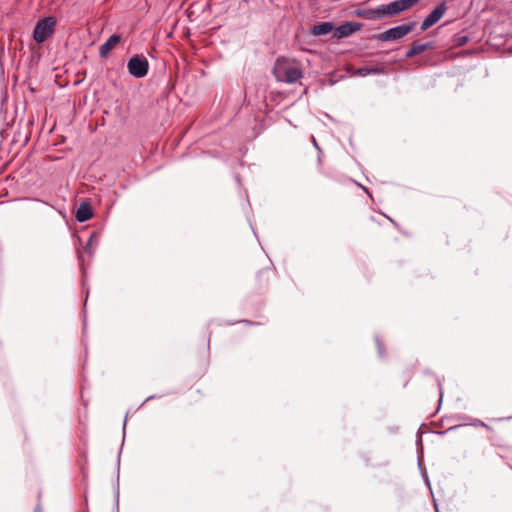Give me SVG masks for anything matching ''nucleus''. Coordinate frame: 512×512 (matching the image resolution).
Returning a JSON list of instances; mask_svg holds the SVG:
<instances>
[{"label":"nucleus","mask_w":512,"mask_h":512,"mask_svg":"<svg viewBox=\"0 0 512 512\" xmlns=\"http://www.w3.org/2000/svg\"><path fill=\"white\" fill-rule=\"evenodd\" d=\"M274 75L279 82L293 84L303 77V72L300 67L278 59L274 67Z\"/></svg>","instance_id":"obj_1"},{"label":"nucleus","mask_w":512,"mask_h":512,"mask_svg":"<svg viewBox=\"0 0 512 512\" xmlns=\"http://www.w3.org/2000/svg\"><path fill=\"white\" fill-rule=\"evenodd\" d=\"M57 20L54 16L45 17L39 20L33 30V39L37 43H43L55 32Z\"/></svg>","instance_id":"obj_2"},{"label":"nucleus","mask_w":512,"mask_h":512,"mask_svg":"<svg viewBox=\"0 0 512 512\" xmlns=\"http://www.w3.org/2000/svg\"><path fill=\"white\" fill-rule=\"evenodd\" d=\"M415 27V22L401 24L399 26L390 28L382 33L374 35V39L378 41H395L408 35Z\"/></svg>","instance_id":"obj_3"},{"label":"nucleus","mask_w":512,"mask_h":512,"mask_svg":"<svg viewBox=\"0 0 512 512\" xmlns=\"http://www.w3.org/2000/svg\"><path fill=\"white\" fill-rule=\"evenodd\" d=\"M129 73L136 78H143L148 73L149 63L144 56L135 55L128 61Z\"/></svg>","instance_id":"obj_4"},{"label":"nucleus","mask_w":512,"mask_h":512,"mask_svg":"<svg viewBox=\"0 0 512 512\" xmlns=\"http://www.w3.org/2000/svg\"><path fill=\"white\" fill-rule=\"evenodd\" d=\"M420 0H395L388 4L381 5L384 17L395 16L416 5Z\"/></svg>","instance_id":"obj_5"},{"label":"nucleus","mask_w":512,"mask_h":512,"mask_svg":"<svg viewBox=\"0 0 512 512\" xmlns=\"http://www.w3.org/2000/svg\"><path fill=\"white\" fill-rule=\"evenodd\" d=\"M447 11L446 2H441L433 9L421 24V30L425 31L436 24Z\"/></svg>","instance_id":"obj_6"},{"label":"nucleus","mask_w":512,"mask_h":512,"mask_svg":"<svg viewBox=\"0 0 512 512\" xmlns=\"http://www.w3.org/2000/svg\"><path fill=\"white\" fill-rule=\"evenodd\" d=\"M361 29V24L357 22H345L340 26L334 28V36L337 38H343L350 36L354 32H357Z\"/></svg>","instance_id":"obj_7"},{"label":"nucleus","mask_w":512,"mask_h":512,"mask_svg":"<svg viewBox=\"0 0 512 512\" xmlns=\"http://www.w3.org/2000/svg\"><path fill=\"white\" fill-rule=\"evenodd\" d=\"M433 48H434L433 42H427V43L413 42L410 49L406 52L405 56H406V58H413V57L423 53L424 51L433 49Z\"/></svg>","instance_id":"obj_8"},{"label":"nucleus","mask_w":512,"mask_h":512,"mask_svg":"<svg viewBox=\"0 0 512 512\" xmlns=\"http://www.w3.org/2000/svg\"><path fill=\"white\" fill-rule=\"evenodd\" d=\"M121 37L117 34L111 35L99 48L100 57H106L111 50L120 42Z\"/></svg>","instance_id":"obj_9"},{"label":"nucleus","mask_w":512,"mask_h":512,"mask_svg":"<svg viewBox=\"0 0 512 512\" xmlns=\"http://www.w3.org/2000/svg\"><path fill=\"white\" fill-rule=\"evenodd\" d=\"M92 216H93V212H92L90 203H88V202L80 203V205L76 211V214H75L76 220L79 222H85V221H88L89 219H91Z\"/></svg>","instance_id":"obj_10"},{"label":"nucleus","mask_w":512,"mask_h":512,"mask_svg":"<svg viewBox=\"0 0 512 512\" xmlns=\"http://www.w3.org/2000/svg\"><path fill=\"white\" fill-rule=\"evenodd\" d=\"M333 30L334 25L332 22H321L311 28V34L314 36H322L332 32Z\"/></svg>","instance_id":"obj_11"},{"label":"nucleus","mask_w":512,"mask_h":512,"mask_svg":"<svg viewBox=\"0 0 512 512\" xmlns=\"http://www.w3.org/2000/svg\"><path fill=\"white\" fill-rule=\"evenodd\" d=\"M358 15L365 19H368V20L384 18V14H383V10H382L381 6L374 8V9H367V10L360 11V12H358Z\"/></svg>","instance_id":"obj_12"},{"label":"nucleus","mask_w":512,"mask_h":512,"mask_svg":"<svg viewBox=\"0 0 512 512\" xmlns=\"http://www.w3.org/2000/svg\"><path fill=\"white\" fill-rule=\"evenodd\" d=\"M383 73H384V69L379 68V67H374V68L363 67V68H359L357 70V74L359 76H363V77L370 75V74H383Z\"/></svg>","instance_id":"obj_13"},{"label":"nucleus","mask_w":512,"mask_h":512,"mask_svg":"<svg viewBox=\"0 0 512 512\" xmlns=\"http://www.w3.org/2000/svg\"><path fill=\"white\" fill-rule=\"evenodd\" d=\"M473 426L475 427H483L485 428L487 431L489 432H493V428L491 426H489L488 424L484 423L483 421L479 420V419H476L474 420V422L472 423Z\"/></svg>","instance_id":"obj_14"},{"label":"nucleus","mask_w":512,"mask_h":512,"mask_svg":"<svg viewBox=\"0 0 512 512\" xmlns=\"http://www.w3.org/2000/svg\"><path fill=\"white\" fill-rule=\"evenodd\" d=\"M270 273H271V271H270V270L261 271V272L258 274V277H259V279H260V282L262 281V278H263L264 276H268V274H270Z\"/></svg>","instance_id":"obj_15"},{"label":"nucleus","mask_w":512,"mask_h":512,"mask_svg":"<svg viewBox=\"0 0 512 512\" xmlns=\"http://www.w3.org/2000/svg\"><path fill=\"white\" fill-rule=\"evenodd\" d=\"M467 40H468V39H467V37H466V36H463V37H461V38H460V40H459V44H460V45H463V44H465V43L467 42Z\"/></svg>","instance_id":"obj_16"},{"label":"nucleus","mask_w":512,"mask_h":512,"mask_svg":"<svg viewBox=\"0 0 512 512\" xmlns=\"http://www.w3.org/2000/svg\"><path fill=\"white\" fill-rule=\"evenodd\" d=\"M313 143H314V146L319 149L318 144H317L315 138H313Z\"/></svg>","instance_id":"obj_17"},{"label":"nucleus","mask_w":512,"mask_h":512,"mask_svg":"<svg viewBox=\"0 0 512 512\" xmlns=\"http://www.w3.org/2000/svg\"><path fill=\"white\" fill-rule=\"evenodd\" d=\"M243 322H244V323H246V324H248V325H252V324H253V322L248 321V320H244Z\"/></svg>","instance_id":"obj_18"},{"label":"nucleus","mask_w":512,"mask_h":512,"mask_svg":"<svg viewBox=\"0 0 512 512\" xmlns=\"http://www.w3.org/2000/svg\"><path fill=\"white\" fill-rule=\"evenodd\" d=\"M35 512H41V508H40V506H37V507H36Z\"/></svg>","instance_id":"obj_19"}]
</instances>
